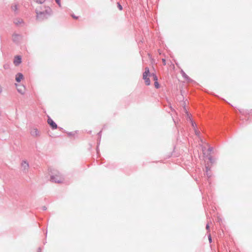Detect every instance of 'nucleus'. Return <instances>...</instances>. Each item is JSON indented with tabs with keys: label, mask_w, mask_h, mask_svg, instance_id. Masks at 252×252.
Here are the masks:
<instances>
[{
	"label": "nucleus",
	"mask_w": 252,
	"mask_h": 252,
	"mask_svg": "<svg viewBox=\"0 0 252 252\" xmlns=\"http://www.w3.org/2000/svg\"><path fill=\"white\" fill-rule=\"evenodd\" d=\"M45 10L41 11V7L36 8V17L38 20H44L47 19L51 13V10L49 7H45Z\"/></svg>",
	"instance_id": "obj_1"
},
{
	"label": "nucleus",
	"mask_w": 252,
	"mask_h": 252,
	"mask_svg": "<svg viewBox=\"0 0 252 252\" xmlns=\"http://www.w3.org/2000/svg\"><path fill=\"white\" fill-rule=\"evenodd\" d=\"M51 179L56 183H61L63 181V178L60 173L56 170L51 171Z\"/></svg>",
	"instance_id": "obj_2"
},
{
	"label": "nucleus",
	"mask_w": 252,
	"mask_h": 252,
	"mask_svg": "<svg viewBox=\"0 0 252 252\" xmlns=\"http://www.w3.org/2000/svg\"><path fill=\"white\" fill-rule=\"evenodd\" d=\"M150 76V71L148 68H146L145 72L143 74V78L146 85H150V81L148 76Z\"/></svg>",
	"instance_id": "obj_3"
},
{
	"label": "nucleus",
	"mask_w": 252,
	"mask_h": 252,
	"mask_svg": "<svg viewBox=\"0 0 252 252\" xmlns=\"http://www.w3.org/2000/svg\"><path fill=\"white\" fill-rule=\"evenodd\" d=\"M16 86L17 87V91L19 93L22 94H25L26 89L24 86L16 84Z\"/></svg>",
	"instance_id": "obj_4"
},
{
	"label": "nucleus",
	"mask_w": 252,
	"mask_h": 252,
	"mask_svg": "<svg viewBox=\"0 0 252 252\" xmlns=\"http://www.w3.org/2000/svg\"><path fill=\"white\" fill-rule=\"evenodd\" d=\"M47 123L53 129H56L57 128L56 124L49 117L48 119Z\"/></svg>",
	"instance_id": "obj_5"
},
{
	"label": "nucleus",
	"mask_w": 252,
	"mask_h": 252,
	"mask_svg": "<svg viewBox=\"0 0 252 252\" xmlns=\"http://www.w3.org/2000/svg\"><path fill=\"white\" fill-rule=\"evenodd\" d=\"M21 63V57L19 56L15 57L13 63L15 65H18Z\"/></svg>",
	"instance_id": "obj_6"
},
{
	"label": "nucleus",
	"mask_w": 252,
	"mask_h": 252,
	"mask_svg": "<svg viewBox=\"0 0 252 252\" xmlns=\"http://www.w3.org/2000/svg\"><path fill=\"white\" fill-rule=\"evenodd\" d=\"M31 134L34 137L39 136L40 132L37 128H32L31 131Z\"/></svg>",
	"instance_id": "obj_7"
},
{
	"label": "nucleus",
	"mask_w": 252,
	"mask_h": 252,
	"mask_svg": "<svg viewBox=\"0 0 252 252\" xmlns=\"http://www.w3.org/2000/svg\"><path fill=\"white\" fill-rule=\"evenodd\" d=\"M24 76L21 73H18L16 75L15 80L17 82H20L21 80H23Z\"/></svg>",
	"instance_id": "obj_8"
},
{
	"label": "nucleus",
	"mask_w": 252,
	"mask_h": 252,
	"mask_svg": "<svg viewBox=\"0 0 252 252\" xmlns=\"http://www.w3.org/2000/svg\"><path fill=\"white\" fill-rule=\"evenodd\" d=\"M151 76L153 77V80L155 81V86L156 88H159V84L158 82V77L157 76L154 74H152Z\"/></svg>",
	"instance_id": "obj_9"
},
{
	"label": "nucleus",
	"mask_w": 252,
	"mask_h": 252,
	"mask_svg": "<svg viewBox=\"0 0 252 252\" xmlns=\"http://www.w3.org/2000/svg\"><path fill=\"white\" fill-rule=\"evenodd\" d=\"M21 36L15 33L12 35V39L14 42H18Z\"/></svg>",
	"instance_id": "obj_10"
},
{
	"label": "nucleus",
	"mask_w": 252,
	"mask_h": 252,
	"mask_svg": "<svg viewBox=\"0 0 252 252\" xmlns=\"http://www.w3.org/2000/svg\"><path fill=\"white\" fill-rule=\"evenodd\" d=\"M22 166L24 169H27L29 167V164L27 161H24L22 163Z\"/></svg>",
	"instance_id": "obj_11"
},
{
	"label": "nucleus",
	"mask_w": 252,
	"mask_h": 252,
	"mask_svg": "<svg viewBox=\"0 0 252 252\" xmlns=\"http://www.w3.org/2000/svg\"><path fill=\"white\" fill-rule=\"evenodd\" d=\"M45 0H36V2L39 3H42Z\"/></svg>",
	"instance_id": "obj_12"
},
{
	"label": "nucleus",
	"mask_w": 252,
	"mask_h": 252,
	"mask_svg": "<svg viewBox=\"0 0 252 252\" xmlns=\"http://www.w3.org/2000/svg\"><path fill=\"white\" fill-rule=\"evenodd\" d=\"M118 7L120 10H122V9H123L122 6L119 3H118Z\"/></svg>",
	"instance_id": "obj_13"
},
{
	"label": "nucleus",
	"mask_w": 252,
	"mask_h": 252,
	"mask_svg": "<svg viewBox=\"0 0 252 252\" xmlns=\"http://www.w3.org/2000/svg\"><path fill=\"white\" fill-rule=\"evenodd\" d=\"M181 73L182 74L183 77H188L187 75L186 74V73L183 70L181 71Z\"/></svg>",
	"instance_id": "obj_14"
},
{
	"label": "nucleus",
	"mask_w": 252,
	"mask_h": 252,
	"mask_svg": "<svg viewBox=\"0 0 252 252\" xmlns=\"http://www.w3.org/2000/svg\"><path fill=\"white\" fill-rule=\"evenodd\" d=\"M56 2L58 3V4L60 6L61 5V1L60 0H55Z\"/></svg>",
	"instance_id": "obj_15"
},
{
	"label": "nucleus",
	"mask_w": 252,
	"mask_h": 252,
	"mask_svg": "<svg viewBox=\"0 0 252 252\" xmlns=\"http://www.w3.org/2000/svg\"><path fill=\"white\" fill-rule=\"evenodd\" d=\"M190 121H191V125H192V127L194 128V129L195 128V123H194L191 120H190Z\"/></svg>",
	"instance_id": "obj_16"
},
{
	"label": "nucleus",
	"mask_w": 252,
	"mask_h": 252,
	"mask_svg": "<svg viewBox=\"0 0 252 252\" xmlns=\"http://www.w3.org/2000/svg\"><path fill=\"white\" fill-rule=\"evenodd\" d=\"M15 22V23H16V24H19V23H22V20H19L17 22Z\"/></svg>",
	"instance_id": "obj_17"
},
{
	"label": "nucleus",
	"mask_w": 252,
	"mask_h": 252,
	"mask_svg": "<svg viewBox=\"0 0 252 252\" xmlns=\"http://www.w3.org/2000/svg\"><path fill=\"white\" fill-rule=\"evenodd\" d=\"M162 61L163 64L164 65H165V64H166V61H165V59H163L162 60Z\"/></svg>",
	"instance_id": "obj_18"
},
{
	"label": "nucleus",
	"mask_w": 252,
	"mask_h": 252,
	"mask_svg": "<svg viewBox=\"0 0 252 252\" xmlns=\"http://www.w3.org/2000/svg\"><path fill=\"white\" fill-rule=\"evenodd\" d=\"M209 240L210 242H211L212 238H211V236L210 235H209Z\"/></svg>",
	"instance_id": "obj_19"
},
{
	"label": "nucleus",
	"mask_w": 252,
	"mask_h": 252,
	"mask_svg": "<svg viewBox=\"0 0 252 252\" xmlns=\"http://www.w3.org/2000/svg\"><path fill=\"white\" fill-rule=\"evenodd\" d=\"M194 131L196 135L198 134V131L194 128Z\"/></svg>",
	"instance_id": "obj_20"
},
{
	"label": "nucleus",
	"mask_w": 252,
	"mask_h": 252,
	"mask_svg": "<svg viewBox=\"0 0 252 252\" xmlns=\"http://www.w3.org/2000/svg\"><path fill=\"white\" fill-rule=\"evenodd\" d=\"M2 92V88L1 86L0 85V93Z\"/></svg>",
	"instance_id": "obj_21"
},
{
	"label": "nucleus",
	"mask_w": 252,
	"mask_h": 252,
	"mask_svg": "<svg viewBox=\"0 0 252 252\" xmlns=\"http://www.w3.org/2000/svg\"><path fill=\"white\" fill-rule=\"evenodd\" d=\"M209 225H207V226H206V228H207V229H208V228H209Z\"/></svg>",
	"instance_id": "obj_22"
},
{
	"label": "nucleus",
	"mask_w": 252,
	"mask_h": 252,
	"mask_svg": "<svg viewBox=\"0 0 252 252\" xmlns=\"http://www.w3.org/2000/svg\"><path fill=\"white\" fill-rule=\"evenodd\" d=\"M73 17L74 18H75V19H77V17H76V16H73Z\"/></svg>",
	"instance_id": "obj_23"
}]
</instances>
